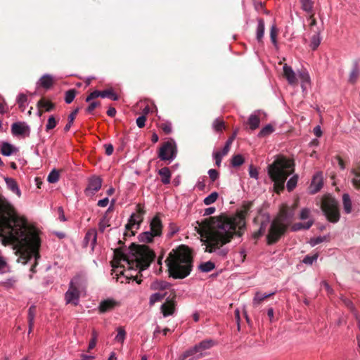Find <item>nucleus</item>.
Returning <instances> with one entry per match:
<instances>
[{"label":"nucleus","mask_w":360,"mask_h":360,"mask_svg":"<svg viewBox=\"0 0 360 360\" xmlns=\"http://www.w3.org/2000/svg\"><path fill=\"white\" fill-rule=\"evenodd\" d=\"M248 202L236 214H221L210 218V233L207 238L205 252L215 253L220 257H225L229 249L224 245L229 243L233 236H240L245 227V218L251 207Z\"/></svg>","instance_id":"f03ea898"},{"label":"nucleus","mask_w":360,"mask_h":360,"mask_svg":"<svg viewBox=\"0 0 360 360\" xmlns=\"http://www.w3.org/2000/svg\"><path fill=\"white\" fill-rule=\"evenodd\" d=\"M323 186L322 176L320 174H316L314 176L310 185L311 192L312 193H317L321 190Z\"/></svg>","instance_id":"6ab92c4d"},{"label":"nucleus","mask_w":360,"mask_h":360,"mask_svg":"<svg viewBox=\"0 0 360 360\" xmlns=\"http://www.w3.org/2000/svg\"><path fill=\"white\" fill-rule=\"evenodd\" d=\"M213 158L215 160V163L217 167L221 165V160L223 155H221L220 151H217L213 153Z\"/></svg>","instance_id":"4d7b16f0"},{"label":"nucleus","mask_w":360,"mask_h":360,"mask_svg":"<svg viewBox=\"0 0 360 360\" xmlns=\"http://www.w3.org/2000/svg\"><path fill=\"white\" fill-rule=\"evenodd\" d=\"M101 98H108L112 101L118 100L117 95L110 89L101 91Z\"/></svg>","instance_id":"4c0bfd02"},{"label":"nucleus","mask_w":360,"mask_h":360,"mask_svg":"<svg viewBox=\"0 0 360 360\" xmlns=\"http://www.w3.org/2000/svg\"><path fill=\"white\" fill-rule=\"evenodd\" d=\"M283 75L290 85H295L297 83L296 74L290 66L285 64L283 67Z\"/></svg>","instance_id":"f3484780"},{"label":"nucleus","mask_w":360,"mask_h":360,"mask_svg":"<svg viewBox=\"0 0 360 360\" xmlns=\"http://www.w3.org/2000/svg\"><path fill=\"white\" fill-rule=\"evenodd\" d=\"M324 239H325L324 237H321V236L315 238H312L310 240V244L311 246H315V245L322 243L324 240Z\"/></svg>","instance_id":"338daca9"},{"label":"nucleus","mask_w":360,"mask_h":360,"mask_svg":"<svg viewBox=\"0 0 360 360\" xmlns=\"http://www.w3.org/2000/svg\"><path fill=\"white\" fill-rule=\"evenodd\" d=\"M155 258L154 252L145 245H138L127 255L121 250L115 251L112 276L121 283H128L134 276L130 270L143 271L147 269Z\"/></svg>","instance_id":"7ed1b4c3"},{"label":"nucleus","mask_w":360,"mask_h":360,"mask_svg":"<svg viewBox=\"0 0 360 360\" xmlns=\"http://www.w3.org/2000/svg\"><path fill=\"white\" fill-rule=\"evenodd\" d=\"M321 43V37L319 33L314 34L311 39L310 46L313 50L317 49Z\"/></svg>","instance_id":"ea45409f"},{"label":"nucleus","mask_w":360,"mask_h":360,"mask_svg":"<svg viewBox=\"0 0 360 360\" xmlns=\"http://www.w3.org/2000/svg\"><path fill=\"white\" fill-rule=\"evenodd\" d=\"M117 334L115 338V340L117 342L123 344V342L126 338V335H127L126 331H125L124 328L121 326L118 327L117 328Z\"/></svg>","instance_id":"2f4dec72"},{"label":"nucleus","mask_w":360,"mask_h":360,"mask_svg":"<svg viewBox=\"0 0 360 360\" xmlns=\"http://www.w3.org/2000/svg\"><path fill=\"white\" fill-rule=\"evenodd\" d=\"M359 75L357 69L355 68L352 70L349 75V82L354 83L356 80Z\"/></svg>","instance_id":"e2e57ef3"},{"label":"nucleus","mask_w":360,"mask_h":360,"mask_svg":"<svg viewBox=\"0 0 360 360\" xmlns=\"http://www.w3.org/2000/svg\"><path fill=\"white\" fill-rule=\"evenodd\" d=\"M244 158L241 155H236L231 159V165L233 167H239L244 163Z\"/></svg>","instance_id":"c03bdc74"},{"label":"nucleus","mask_w":360,"mask_h":360,"mask_svg":"<svg viewBox=\"0 0 360 360\" xmlns=\"http://www.w3.org/2000/svg\"><path fill=\"white\" fill-rule=\"evenodd\" d=\"M219 194L217 192H212L211 194H210L208 196L205 198L203 202L206 205H210L212 203H214L218 198Z\"/></svg>","instance_id":"58836bf2"},{"label":"nucleus","mask_w":360,"mask_h":360,"mask_svg":"<svg viewBox=\"0 0 360 360\" xmlns=\"http://www.w3.org/2000/svg\"><path fill=\"white\" fill-rule=\"evenodd\" d=\"M170 286L171 285L167 281L156 280L151 283L150 288L152 290L163 291L169 289Z\"/></svg>","instance_id":"412c9836"},{"label":"nucleus","mask_w":360,"mask_h":360,"mask_svg":"<svg viewBox=\"0 0 360 360\" xmlns=\"http://www.w3.org/2000/svg\"><path fill=\"white\" fill-rule=\"evenodd\" d=\"M299 77L301 79V86L303 90L305 89V84L310 82V77L307 72L302 71L299 72Z\"/></svg>","instance_id":"72a5a7b5"},{"label":"nucleus","mask_w":360,"mask_h":360,"mask_svg":"<svg viewBox=\"0 0 360 360\" xmlns=\"http://www.w3.org/2000/svg\"><path fill=\"white\" fill-rule=\"evenodd\" d=\"M214 267H215L214 264L212 262L208 261V262L200 264L199 266V269L202 272L207 273V272L212 271L214 269Z\"/></svg>","instance_id":"f704fd0d"},{"label":"nucleus","mask_w":360,"mask_h":360,"mask_svg":"<svg viewBox=\"0 0 360 360\" xmlns=\"http://www.w3.org/2000/svg\"><path fill=\"white\" fill-rule=\"evenodd\" d=\"M208 174L212 182L216 181L219 177V172L214 169H210L208 171Z\"/></svg>","instance_id":"13d9d810"},{"label":"nucleus","mask_w":360,"mask_h":360,"mask_svg":"<svg viewBox=\"0 0 360 360\" xmlns=\"http://www.w3.org/2000/svg\"><path fill=\"white\" fill-rule=\"evenodd\" d=\"M265 225L264 224H262L259 231L254 233L253 237L255 239H257L259 238L261 236H262L265 232Z\"/></svg>","instance_id":"680f3d73"},{"label":"nucleus","mask_w":360,"mask_h":360,"mask_svg":"<svg viewBox=\"0 0 360 360\" xmlns=\"http://www.w3.org/2000/svg\"><path fill=\"white\" fill-rule=\"evenodd\" d=\"M36 313V307L34 305H32L28 310V316L27 319H34Z\"/></svg>","instance_id":"774afa93"},{"label":"nucleus","mask_w":360,"mask_h":360,"mask_svg":"<svg viewBox=\"0 0 360 360\" xmlns=\"http://www.w3.org/2000/svg\"><path fill=\"white\" fill-rule=\"evenodd\" d=\"M15 151V147L8 143H3L1 148V152L3 155L10 156Z\"/></svg>","instance_id":"c85d7f7f"},{"label":"nucleus","mask_w":360,"mask_h":360,"mask_svg":"<svg viewBox=\"0 0 360 360\" xmlns=\"http://www.w3.org/2000/svg\"><path fill=\"white\" fill-rule=\"evenodd\" d=\"M58 121L56 120L53 115H51L49 117L47 124L46 125V130L48 131L51 129H53L56 127Z\"/></svg>","instance_id":"3c124183"},{"label":"nucleus","mask_w":360,"mask_h":360,"mask_svg":"<svg viewBox=\"0 0 360 360\" xmlns=\"http://www.w3.org/2000/svg\"><path fill=\"white\" fill-rule=\"evenodd\" d=\"M248 123L252 130L257 129L260 124V119L258 115L253 113L248 118Z\"/></svg>","instance_id":"a878e982"},{"label":"nucleus","mask_w":360,"mask_h":360,"mask_svg":"<svg viewBox=\"0 0 360 360\" xmlns=\"http://www.w3.org/2000/svg\"><path fill=\"white\" fill-rule=\"evenodd\" d=\"M204 356L203 353L198 352L195 346L184 352L179 358V360H198Z\"/></svg>","instance_id":"2eb2a0df"},{"label":"nucleus","mask_w":360,"mask_h":360,"mask_svg":"<svg viewBox=\"0 0 360 360\" xmlns=\"http://www.w3.org/2000/svg\"><path fill=\"white\" fill-rule=\"evenodd\" d=\"M59 180V173L56 169H53L47 177V181L49 183H56Z\"/></svg>","instance_id":"a18cd8bd"},{"label":"nucleus","mask_w":360,"mask_h":360,"mask_svg":"<svg viewBox=\"0 0 360 360\" xmlns=\"http://www.w3.org/2000/svg\"><path fill=\"white\" fill-rule=\"evenodd\" d=\"M92 335H93L92 339L89 342V344L88 346V351L93 349L96 345L97 334L95 331H94Z\"/></svg>","instance_id":"bf43d9fd"},{"label":"nucleus","mask_w":360,"mask_h":360,"mask_svg":"<svg viewBox=\"0 0 360 360\" xmlns=\"http://www.w3.org/2000/svg\"><path fill=\"white\" fill-rule=\"evenodd\" d=\"M102 186V179L98 176H92L89 179L87 187L84 190L86 196H93Z\"/></svg>","instance_id":"f8f14e48"},{"label":"nucleus","mask_w":360,"mask_h":360,"mask_svg":"<svg viewBox=\"0 0 360 360\" xmlns=\"http://www.w3.org/2000/svg\"><path fill=\"white\" fill-rule=\"evenodd\" d=\"M75 94L76 91L75 89H70L66 91L65 95V101L68 104L71 103L75 98Z\"/></svg>","instance_id":"09e8293b"},{"label":"nucleus","mask_w":360,"mask_h":360,"mask_svg":"<svg viewBox=\"0 0 360 360\" xmlns=\"http://www.w3.org/2000/svg\"><path fill=\"white\" fill-rule=\"evenodd\" d=\"M294 216V208L283 205L278 216L271 222L268 235L267 243L271 245L277 242L284 234L287 227Z\"/></svg>","instance_id":"423d86ee"},{"label":"nucleus","mask_w":360,"mask_h":360,"mask_svg":"<svg viewBox=\"0 0 360 360\" xmlns=\"http://www.w3.org/2000/svg\"><path fill=\"white\" fill-rule=\"evenodd\" d=\"M27 102V96L24 94H20L17 98V103L22 111H24L25 110Z\"/></svg>","instance_id":"c9c22d12"},{"label":"nucleus","mask_w":360,"mask_h":360,"mask_svg":"<svg viewBox=\"0 0 360 360\" xmlns=\"http://www.w3.org/2000/svg\"><path fill=\"white\" fill-rule=\"evenodd\" d=\"M87 285L86 275L80 272L77 274L70 281L68 289L64 295L66 304L77 306L79 302L80 295L84 292Z\"/></svg>","instance_id":"0eeeda50"},{"label":"nucleus","mask_w":360,"mask_h":360,"mask_svg":"<svg viewBox=\"0 0 360 360\" xmlns=\"http://www.w3.org/2000/svg\"><path fill=\"white\" fill-rule=\"evenodd\" d=\"M351 173L353 175V177L352 179L359 180V179H360V167H357V168L352 169L351 170Z\"/></svg>","instance_id":"69168bd1"},{"label":"nucleus","mask_w":360,"mask_h":360,"mask_svg":"<svg viewBox=\"0 0 360 360\" xmlns=\"http://www.w3.org/2000/svg\"><path fill=\"white\" fill-rule=\"evenodd\" d=\"M8 270V265L5 257L0 254V274H4Z\"/></svg>","instance_id":"8fccbe9b"},{"label":"nucleus","mask_w":360,"mask_h":360,"mask_svg":"<svg viewBox=\"0 0 360 360\" xmlns=\"http://www.w3.org/2000/svg\"><path fill=\"white\" fill-rule=\"evenodd\" d=\"M264 34V22L263 20L259 19L257 27V39L259 41L263 38Z\"/></svg>","instance_id":"473e14b6"},{"label":"nucleus","mask_w":360,"mask_h":360,"mask_svg":"<svg viewBox=\"0 0 360 360\" xmlns=\"http://www.w3.org/2000/svg\"><path fill=\"white\" fill-rule=\"evenodd\" d=\"M311 211L308 208H303L300 214V219L302 220H304L309 218Z\"/></svg>","instance_id":"5fc2aeb1"},{"label":"nucleus","mask_w":360,"mask_h":360,"mask_svg":"<svg viewBox=\"0 0 360 360\" xmlns=\"http://www.w3.org/2000/svg\"><path fill=\"white\" fill-rule=\"evenodd\" d=\"M37 107L39 109L44 108L45 111L49 112L53 108L54 105L51 102L41 98L38 101Z\"/></svg>","instance_id":"c756f323"},{"label":"nucleus","mask_w":360,"mask_h":360,"mask_svg":"<svg viewBox=\"0 0 360 360\" xmlns=\"http://www.w3.org/2000/svg\"><path fill=\"white\" fill-rule=\"evenodd\" d=\"M145 213L144 206L141 204H138L136 207V212L131 214L128 223L125 226L126 229L131 233H134V230L139 229L143 221Z\"/></svg>","instance_id":"9d476101"},{"label":"nucleus","mask_w":360,"mask_h":360,"mask_svg":"<svg viewBox=\"0 0 360 360\" xmlns=\"http://www.w3.org/2000/svg\"><path fill=\"white\" fill-rule=\"evenodd\" d=\"M158 174L161 176V181L164 184H168L170 182L171 172L168 167L160 169Z\"/></svg>","instance_id":"393cba45"},{"label":"nucleus","mask_w":360,"mask_h":360,"mask_svg":"<svg viewBox=\"0 0 360 360\" xmlns=\"http://www.w3.org/2000/svg\"><path fill=\"white\" fill-rule=\"evenodd\" d=\"M176 302L173 300H167L161 306V312L165 317L172 315L175 311Z\"/></svg>","instance_id":"a211bd4d"},{"label":"nucleus","mask_w":360,"mask_h":360,"mask_svg":"<svg viewBox=\"0 0 360 360\" xmlns=\"http://www.w3.org/2000/svg\"><path fill=\"white\" fill-rule=\"evenodd\" d=\"M110 226L109 219L106 216L103 217L98 223V229L101 232H104L107 227Z\"/></svg>","instance_id":"79ce46f5"},{"label":"nucleus","mask_w":360,"mask_h":360,"mask_svg":"<svg viewBox=\"0 0 360 360\" xmlns=\"http://www.w3.org/2000/svg\"><path fill=\"white\" fill-rule=\"evenodd\" d=\"M314 221L312 219L308 220L307 222H298L295 223L292 226V230L294 231H300L302 229L307 230L313 225Z\"/></svg>","instance_id":"cd10ccee"},{"label":"nucleus","mask_w":360,"mask_h":360,"mask_svg":"<svg viewBox=\"0 0 360 360\" xmlns=\"http://www.w3.org/2000/svg\"><path fill=\"white\" fill-rule=\"evenodd\" d=\"M294 172L293 162L284 156H278L268 166V174L274 183L277 192L284 188L287 178Z\"/></svg>","instance_id":"39448f33"},{"label":"nucleus","mask_w":360,"mask_h":360,"mask_svg":"<svg viewBox=\"0 0 360 360\" xmlns=\"http://www.w3.org/2000/svg\"><path fill=\"white\" fill-rule=\"evenodd\" d=\"M319 257V254L315 253L312 255H307L302 260L303 263L306 264H312L314 262L317 260Z\"/></svg>","instance_id":"603ef678"},{"label":"nucleus","mask_w":360,"mask_h":360,"mask_svg":"<svg viewBox=\"0 0 360 360\" xmlns=\"http://www.w3.org/2000/svg\"><path fill=\"white\" fill-rule=\"evenodd\" d=\"M97 240V231L95 229H89L84 238V245L90 246L94 250Z\"/></svg>","instance_id":"dca6fc26"},{"label":"nucleus","mask_w":360,"mask_h":360,"mask_svg":"<svg viewBox=\"0 0 360 360\" xmlns=\"http://www.w3.org/2000/svg\"><path fill=\"white\" fill-rule=\"evenodd\" d=\"M275 292H270V293H261L259 292H257L255 293V295L253 298V300H252V304L255 307H258L260 303L264 300L267 297H269L271 296H272L273 295H274Z\"/></svg>","instance_id":"5701e85b"},{"label":"nucleus","mask_w":360,"mask_h":360,"mask_svg":"<svg viewBox=\"0 0 360 360\" xmlns=\"http://www.w3.org/2000/svg\"><path fill=\"white\" fill-rule=\"evenodd\" d=\"M53 83V79L50 75H44L39 79V85L44 89H49Z\"/></svg>","instance_id":"b1692460"},{"label":"nucleus","mask_w":360,"mask_h":360,"mask_svg":"<svg viewBox=\"0 0 360 360\" xmlns=\"http://www.w3.org/2000/svg\"><path fill=\"white\" fill-rule=\"evenodd\" d=\"M150 231L142 233L139 236V240L143 243H150L153 238L160 236L162 234V224L160 218L155 215L150 221Z\"/></svg>","instance_id":"1a4fd4ad"},{"label":"nucleus","mask_w":360,"mask_h":360,"mask_svg":"<svg viewBox=\"0 0 360 360\" xmlns=\"http://www.w3.org/2000/svg\"><path fill=\"white\" fill-rule=\"evenodd\" d=\"M214 346V342L212 340H205L195 345L198 352L205 354V350L210 349Z\"/></svg>","instance_id":"4be33fe9"},{"label":"nucleus","mask_w":360,"mask_h":360,"mask_svg":"<svg viewBox=\"0 0 360 360\" xmlns=\"http://www.w3.org/2000/svg\"><path fill=\"white\" fill-rule=\"evenodd\" d=\"M0 238L4 245L13 244L18 262L23 264L39 257L40 239L25 220L17 215L11 203L0 194ZM37 262H35V264Z\"/></svg>","instance_id":"f257e3e1"},{"label":"nucleus","mask_w":360,"mask_h":360,"mask_svg":"<svg viewBox=\"0 0 360 360\" xmlns=\"http://www.w3.org/2000/svg\"><path fill=\"white\" fill-rule=\"evenodd\" d=\"M5 182L7 188L13 193H15L18 197H20L21 192L16 181L11 177H5Z\"/></svg>","instance_id":"aec40b11"},{"label":"nucleus","mask_w":360,"mask_h":360,"mask_svg":"<svg viewBox=\"0 0 360 360\" xmlns=\"http://www.w3.org/2000/svg\"><path fill=\"white\" fill-rule=\"evenodd\" d=\"M176 146L173 140L165 142L160 148L158 158L161 160L172 162L176 155Z\"/></svg>","instance_id":"9b49d317"},{"label":"nucleus","mask_w":360,"mask_h":360,"mask_svg":"<svg viewBox=\"0 0 360 360\" xmlns=\"http://www.w3.org/2000/svg\"><path fill=\"white\" fill-rule=\"evenodd\" d=\"M276 36H277V30H276V27L274 25H273L271 27V31H270V38H271L272 43L274 45H276V44H277Z\"/></svg>","instance_id":"6e6d98bb"},{"label":"nucleus","mask_w":360,"mask_h":360,"mask_svg":"<svg viewBox=\"0 0 360 360\" xmlns=\"http://www.w3.org/2000/svg\"><path fill=\"white\" fill-rule=\"evenodd\" d=\"M101 97V91H94L91 92L86 98V102H90L91 101L98 98Z\"/></svg>","instance_id":"864d4df0"},{"label":"nucleus","mask_w":360,"mask_h":360,"mask_svg":"<svg viewBox=\"0 0 360 360\" xmlns=\"http://www.w3.org/2000/svg\"><path fill=\"white\" fill-rule=\"evenodd\" d=\"M146 120V115H143L136 119V124L139 128H143L145 126Z\"/></svg>","instance_id":"052dcab7"},{"label":"nucleus","mask_w":360,"mask_h":360,"mask_svg":"<svg viewBox=\"0 0 360 360\" xmlns=\"http://www.w3.org/2000/svg\"><path fill=\"white\" fill-rule=\"evenodd\" d=\"M11 132L14 136H28L30 129L25 122H17L12 124Z\"/></svg>","instance_id":"ddd939ff"},{"label":"nucleus","mask_w":360,"mask_h":360,"mask_svg":"<svg viewBox=\"0 0 360 360\" xmlns=\"http://www.w3.org/2000/svg\"><path fill=\"white\" fill-rule=\"evenodd\" d=\"M274 127L271 124H266L258 134L259 137H264L271 134L274 131Z\"/></svg>","instance_id":"a19ab883"},{"label":"nucleus","mask_w":360,"mask_h":360,"mask_svg":"<svg viewBox=\"0 0 360 360\" xmlns=\"http://www.w3.org/2000/svg\"><path fill=\"white\" fill-rule=\"evenodd\" d=\"M120 305V302L114 299L108 298L100 302L98 309L101 313L110 311Z\"/></svg>","instance_id":"4468645a"},{"label":"nucleus","mask_w":360,"mask_h":360,"mask_svg":"<svg viewBox=\"0 0 360 360\" xmlns=\"http://www.w3.org/2000/svg\"><path fill=\"white\" fill-rule=\"evenodd\" d=\"M342 204H343V209L344 212L346 214H349L352 212V200L350 198V196L347 193H345L342 195Z\"/></svg>","instance_id":"bb28decb"},{"label":"nucleus","mask_w":360,"mask_h":360,"mask_svg":"<svg viewBox=\"0 0 360 360\" xmlns=\"http://www.w3.org/2000/svg\"><path fill=\"white\" fill-rule=\"evenodd\" d=\"M297 176L294 175L287 181V189L288 191H292L297 186Z\"/></svg>","instance_id":"de8ad7c7"},{"label":"nucleus","mask_w":360,"mask_h":360,"mask_svg":"<svg viewBox=\"0 0 360 360\" xmlns=\"http://www.w3.org/2000/svg\"><path fill=\"white\" fill-rule=\"evenodd\" d=\"M78 109H75L74 111H72L69 115H68V122L64 127L65 131H68L75 119V117L78 112Z\"/></svg>","instance_id":"e433bc0d"},{"label":"nucleus","mask_w":360,"mask_h":360,"mask_svg":"<svg viewBox=\"0 0 360 360\" xmlns=\"http://www.w3.org/2000/svg\"><path fill=\"white\" fill-rule=\"evenodd\" d=\"M212 127L216 131H221L224 129V122L222 120L217 118L213 122Z\"/></svg>","instance_id":"49530a36"},{"label":"nucleus","mask_w":360,"mask_h":360,"mask_svg":"<svg viewBox=\"0 0 360 360\" xmlns=\"http://www.w3.org/2000/svg\"><path fill=\"white\" fill-rule=\"evenodd\" d=\"M302 9L310 13L312 12L313 3L311 0H300Z\"/></svg>","instance_id":"37998d69"},{"label":"nucleus","mask_w":360,"mask_h":360,"mask_svg":"<svg viewBox=\"0 0 360 360\" xmlns=\"http://www.w3.org/2000/svg\"><path fill=\"white\" fill-rule=\"evenodd\" d=\"M99 105H100V103L99 102L93 101V102H91L89 104V105L86 108V112L88 113H92L93 111L95 110V108H97Z\"/></svg>","instance_id":"0e129e2a"},{"label":"nucleus","mask_w":360,"mask_h":360,"mask_svg":"<svg viewBox=\"0 0 360 360\" xmlns=\"http://www.w3.org/2000/svg\"><path fill=\"white\" fill-rule=\"evenodd\" d=\"M166 262L170 276L175 279L184 278L192 270L191 250L186 245H180L169 254Z\"/></svg>","instance_id":"20e7f679"},{"label":"nucleus","mask_w":360,"mask_h":360,"mask_svg":"<svg viewBox=\"0 0 360 360\" xmlns=\"http://www.w3.org/2000/svg\"><path fill=\"white\" fill-rule=\"evenodd\" d=\"M166 296V293L155 292L150 295L149 298V304L150 306L155 304L156 302L161 301Z\"/></svg>","instance_id":"7c9ffc66"},{"label":"nucleus","mask_w":360,"mask_h":360,"mask_svg":"<svg viewBox=\"0 0 360 360\" xmlns=\"http://www.w3.org/2000/svg\"><path fill=\"white\" fill-rule=\"evenodd\" d=\"M322 210L326 217L327 219L332 222L336 223L340 219V212L338 208V201L331 196H327L323 198L322 205Z\"/></svg>","instance_id":"6e6552de"}]
</instances>
